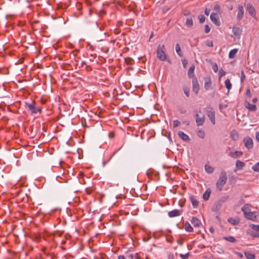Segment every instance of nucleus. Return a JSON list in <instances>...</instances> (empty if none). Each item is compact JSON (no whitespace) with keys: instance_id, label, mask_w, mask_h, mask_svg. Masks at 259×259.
<instances>
[{"instance_id":"1","label":"nucleus","mask_w":259,"mask_h":259,"mask_svg":"<svg viewBox=\"0 0 259 259\" xmlns=\"http://www.w3.org/2000/svg\"><path fill=\"white\" fill-rule=\"evenodd\" d=\"M227 181V174L224 170H223L221 171L219 178L216 183L217 189L219 191H221L223 189L224 186L226 183Z\"/></svg>"},{"instance_id":"2","label":"nucleus","mask_w":259,"mask_h":259,"mask_svg":"<svg viewBox=\"0 0 259 259\" xmlns=\"http://www.w3.org/2000/svg\"><path fill=\"white\" fill-rule=\"evenodd\" d=\"M25 108L28 109L32 114L38 113L40 114L41 112V109L36 106L35 102L33 101L31 103H25Z\"/></svg>"},{"instance_id":"3","label":"nucleus","mask_w":259,"mask_h":259,"mask_svg":"<svg viewBox=\"0 0 259 259\" xmlns=\"http://www.w3.org/2000/svg\"><path fill=\"white\" fill-rule=\"evenodd\" d=\"M164 45H159L157 49V57L160 61H164L166 60V54L165 52Z\"/></svg>"},{"instance_id":"4","label":"nucleus","mask_w":259,"mask_h":259,"mask_svg":"<svg viewBox=\"0 0 259 259\" xmlns=\"http://www.w3.org/2000/svg\"><path fill=\"white\" fill-rule=\"evenodd\" d=\"M195 118L196 120V124L197 126H201L203 124L205 117L203 114L202 113L201 110L195 111Z\"/></svg>"},{"instance_id":"5","label":"nucleus","mask_w":259,"mask_h":259,"mask_svg":"<svg viewBox=\"0 0 259 259\" xmlns=\"http://www.w3.org/2000/svg\"><path fill=\"white\" fill-rule=\"evenodd\" d=\"M246 9L249 14L253 18L256 19V12L253 5L250 3H247L246 5Z\"/></svg>"},{"instance_id":"6","label":"nucleus","mask_w":259,"mask_h":259,"mask_svg":"<svg viewBox=\"0 0 259 259\" xmlns=\"http://www.w3.org/2000/svg\"><path fill=\"white\" fill-rule=\"evenodd\" d=\"M244 217L247 220L252 221H256L259 218L258 214L255 211H249L248 213H245Z\"/></svg>"},{"instance_id":"7","label":"nucleus","mask_w":259,"mask_h":259,"mask_svg":"<svg viewBox=\"0 0 259 259\" xmlns=\"http://www.w3.org/2000/svg\"><path fill=\"white\" fill-rule=\"evenodd\" d=\"M243 143L244 146L248 149H250L253 148V142L252 139L249 137H246L243 139Z\"/></svg>"},{"instance_id":"8","label":"nucleus","mask_w":259,"mask_h":259,"mask_svg":"<svg viewBox=\"0 0 259 259\" xmlns=\"http://www.w3.org/2000/svg\"><path fill=\"white\" fill-rule=\"evenodd\" d=\"M200 90L199 85L196 77L192 79V90L196 95L198 94Z\"/></svg>"},{"instance_id":"9","label":"nucleus","mask_w":259,"mask_h":259,"mask_svg":"<svg viewBox=\"0 0 259 259\" xmlns=\"http://www.w3.org/2000/svg\"><path fill=\"white\" fill-rule=\"evenodd\" d=\"M244 14V10L243 6L241 5H239L238 6V12L237 15V18L238 20H241Z\"/></svg>"},{"instance_id":"10","label":"nucleus","mask_w":259,"mask_h":259,"mask_svg":"<svg viewBox=\"0 0 259 259\" xmlns=\"http://www.w3.org/2000/svg\"><path fill=\"white\" fill-rule=\"evenodd\" d=\"M211 21L215 24L217 26H220V22L219 21V17L217 13H212L210 16Z\"/></svg>"},{"instance_id":"11","label":"nucleus","mask_w":259,"mask_h":259,"mask_svg":"<svg viewBox=\"0 0 259 259\" xmlns=\"http://www.w3.org/2000/svg\"><path fill=\"white\" fill-rule=\"evenodd\" d=\"M212 82L211 77L209 76H207L204 78V88L206 90H208L211 87Z\"/></svg>"},{"instance_id":"12","label":"nucleus","mask_w":259,"mask_h":259,"mask_svg":"<svg viewBox=\"0 0 259 259\" xmlns=\"http://www.w3.org/2000/svg\"><path fill=\"white\" fill-rule=\"evenodd\" d=\"M178 135L180 138L184 141L188 142L190 140L189 137L182 131H179Z\"/></svg>"},{"instance_id":"13","label":"nucleus","mask_w":259,"mask_h":259,"mask_svg":"<svg viewBox=\"0 0 259 259\" xmlns=\"http://www.w3.org/2000/svg\"><path fill=\"white\" fill-rule=\"evenodd\" d=\"M207 116L210 120L211 122L214 125L215 123V112L213 111L210 110L208 111Z\"/></svg>"},{"instance_id":"14","label":"nucleus","mask_w":259,"mask_h":259,"mask_svg":"<svg viewBox=\"0 0 259 259\" xmlns=\"http://www.w3.org/2000/svg\"><path fill=\"white\" fill-rule=\"evenodd\" d=\"M181 214V211L178 209H174L168 212V215L170 218H174L179 216Z\"/></svg>"},{"instance_id":"15","label":"nucleus","mask_w":259,"mask_h":259,"mask_svg":"<svg viewBox=\"0 0 259 259\" xmlns=\"http://www.w3.org/2000/svg\"><path fill=\"white\" fill-rule=\"evenodd\" d=\"M236 169L234 170V171H236L237 170H241L245 166V163L239 160H237L236 161Z\"/></svg>"},{"instance_id":"16","label":"nucleus","mask_w":259,"mask_h":259,"mask_svg":"<svg viewBox=\"0 0 259 259\" xmlns=\"http://www.w3.org/2000/svg\"><path fill=\"white\" fill-rule=\"evenodd\" d=\"M243 154V152L240 151H236L235 152H231L229 153V156L233 158H237L240 157Z\"/></svg>"},{"instance_id":"17","label":"nucleus","mask_w":259,"mask_h":259,"mask_svg":"<svg viewBox=\"0 0 259 259\" xmlns=\"http://www.w3.org/2000/svg\"><path fill=\"white\" fill-rule=\"evenodd\" d=\"M245 106L249 110L251 111H255L257 109L256 106L255 105L251 104L248 102H245Z\"/></svg>"},{"instance_id":"18","label":"nucleus","mask_w":259,"mask_h":259,"mask_svg":"<svg viewBox=\"0 0 259 259\" xmlns=\"http://www.w3.org/2000/svg\"><path fill=\"white\" fill-rule=\"evenodd\" d=\"M190 200L194 208H196L198 206L199 202L195 199L194 196L190 197Z\"/></svg>"},{"instance_id":"19","label":"nucleus","mask_w":259,"mask_h":259,"mask_svg":"<svg viewBox=\"0 0 259 259\" xmlns=\"http://www.w3.org/2000/svg\"><path fill=\"white\" fill-rule=\"evenodd\" d=\"M191 223L193 225V226L195 227H199L201 225L200 221L196 218L193 217L191 220Z\"/></svg>"},{"instance_id":"20","label":"nucleus","mask_w":259,"mask_h":259,"mask_svg":"<svg viewBox=\"0 0 259 259\" xmlns=\"http://www.w3.org/2000/svg\"><path fill=\"white\" fill-rule=\"evenodd\" d=\"M195 70V66L192 65L189 69L188 72V76L189 78L193 77L194 76V72Z\"/></svg>"},{"instance_id":"21","label":"nucleus","mask_w":259,"mask_h":259,"mask_svg":"<svg viewBox=\"0 0 259 259\" xmlns=\"http://www.w3.org/2000/svg\"><path fill=\"white\" fill-rule=\"evenodd\" d=\"M233 33L235 36H239L241 33V30L239 27H233Z\"/></svg>"},{"instance_id":"22","label":"nucleus","mask_w":259,"mask_h":259,"mask_svg":"<svg viewBox=\"0 0 259 259\" xmlns=\"http://www.w3.org/2000/svg\"><path fill=\"white\" fill-rule=\"evenodd\" d=\"M186 24L188 27H192L193 25V21L191 17L187 18Z\"/></svg>"},{"instance_id":"23","label":"nucleus","mask_w":259,"mask_h":259,"mask_svg":"<svg viewBox=\"0 0 259 259\" xmlns=\"http://www.w3.org/2000/svg\"><path fill=\"white\" fill-rule=\"evenodd\" d=\"M204 168L206 172L208 174H212L214 171V168L208 164L205 165Z\"/></svg>"},{"instance_id":"24","label":"nucleus","mask_w":259,"mask_h":259,"mask_svg":"<svg viewBox=\"0 0 259 259\" xmlns=\"http://www.w3.org/2000/svg\"><path fill=\"white\" fill-rule=\"evenodd\" d=\"M237 52H238V49H234L231 50L229 54V58L233 59L235 57Z\"/></svg>"},{"instance_id":"25","label":"nucleus","mask_w":259,"mask_h":259,"mask_svg":"<svg viewBox=\"0 0 259 259\" xmlns=\"http://www.w3.org/2000/svg\"><path fill=\"white\" fill-rule=\"evenodd\" d=\"M185 229L188 232H192L193 231V228L188 222H186L184 225Z\"/></svg>"},{"instance_id":"26","label":"nucleus","mask_w":259,"mask_h":259,"mask_svg":"<svg viewBox=\"0 0 259 259\" xmlns=\"http://www.w3.org/2000/svg\"><path fill=\"white\" fill-rule=\"evenodd\" d=\"M244 254L247 259H255V255L254 253H250L248 251H245Z\"/></svg>"},{"instance_id":"27","label":"nucleus","mask_w":259,"mask_h":259,"mask_svg":"<svg viewBox=\"0 0 259 259\" xmlns=\"http://www.w3.org/2000/svg\"><path fill=\"white\" fill-rule=\"evenodd\" d=\"M211 193V190L210 189H207L203 194V198L205 200H207L209 199L210 197V195Z\"/></svg>"},{"instance_id":"28","label":"nucleus","mask_w":259,"mask_h":259,"mask_svg":"<svg viewBox=\"0 0 259 259\" xmlns=\"http://www.w3.org/2000/svg\"><path fill=\"white\" fill-rule=\"evenodd\" d=\"M230 136H231V138L233 140H236L237 139H238V138L239 137L238 133L235 130L232 131L231 132Z\"/></svg>"},{"instance_id":"29","label":"nucleus","mask_w":259,"mask_h":259,"mask_svg":"<svg viewBox=\"0 0 259 259\" xmlns=\"http://www.w3.org/2000/svg\"><path fill=\"white\" fill-rule=\"evenodd\" d=\"M225 84L226 88L228 90V92H229L230 89L232 88V83L230 82V80L229 79H227L225 81Z\"/></svg>"},{"instance_id":"30","label":"nucleus","mask_w":259,"mask_h":259,"mask_svg":"<svg viewBox=\"0 0 259 259\" xmlns=\"http://www.w3.org/2000/svg\"><path fill=\"white\" fill-rule=\"evenodd\" d=\"M249 205L248 204H245L241 208V210L243 212L244 216L245 215V213H248L250 211Z\"/></svg>"},{"instance_id":"31","label":"nucleus","mask_w":259,"mask_h":259,"mask_svg":"<svg viewBox=\"0 0 259 259\" xmlns=\"http://www.w3.org/2000/svg\"><path fill=\"white\" fill-rule=\"evenodd\" d=\"M176 51L180 57H182V52L181 51V47L179 44L176 45Z\"/></svg>"},{"instance_id":"32","label":"nucleus","mask_w":259,"mask_h":259,"mask_svg":"<svg viewBox=\"0 0 259 259\" xmlns=\"http://www.w3.org/2000/svg\"><path fill=\"white\" fill-rule=\"evenodd\" d=\"M223 239L232 243H234L236 241V239L233 236L224 237Z\"/></svg>"},{"instance_id":"33","label":"nucleus","mask_w":259,"mask_h":259,"mask_svg":"<svg viewBox=\"0 0 259 259\" xmlns=\"http://www.w3.org/2000/svg\"><path fill=\"white\" fill-rule=\"evenodd\" d=\"M228 221L233 225H237L239 223V221L238 220L232 218L228 219Z\"/></svg>"},{"instance_id":"34","label":"nucleus","mask_w":259,"mask_h":259,"mask_svg":"<svg viewBox=\"0 0 259 259\" xmlns=\"http://www.w3.org/2000/svg\"><path fill=\"white\" fill-rule=\"evenodd\" d=\"M183 91H184V94H185L187 98L189 97V96H190L189 95V92H190L189 88L188 87H184Z\"/></svg>"},{"instance_id":"35","label":"nucleus","mask_w":259,"mask_h":259,"mask_svg":"<svg viewBox=\"0 0 259 259\" xmlns=\"http://www.w3.org/2000/svg\"><path fill=\"white\" fill-rule=\"evenodd\" d=\"M128 257L130 258L131 259H139V256L138 253L130 254L128 256Z\"/></svg>"},{"instance_id":"36","label":"nucleus","mask_w":259,"mask_h":259,"mask_svg":"<svg viewBox=\"0 0 259 259\" xmlns=\"http://www.w3.org/2000/svg\"><path fill=\"white\" fill-rule=\"evenodd\" d=\"M197 136L203 139L205 137V133L202 130H199L197 132Z\"/></svg>"},{"instance_id":"37","label":"nucleus","mask_w":259,"mask_h":259,"mask_svg":"<svg viewBox=\"0 0 259 259\" xmlns=\"http://www.w3.org/2000/svg\"><path fill=\"white\" fill-rule=\"evenodd\" d=\"M190 256V253L187 252L186 254H180V256L182 259H188Z\"/></svg>"},{"instance_id":"38","label":"nucleus","mask_w":259,"mask_h":259,"mask_svg":"<svg viewBox=\"0 0 259 259\" xmlns=\"http://www.w3.org/2000/svg\"><path fill=\"white\" fill-rule=\"evenodd\" d=\"M252 169L257 172H259V162H257L252 167Z\"/></svg>"},{"instance_id":"39","label":"nucleus","mask_w":259,"mask_h":259,"mask_svg":"<svg viewBox=\"0 0 259 259\" xmlns=\"http://www.w3.org/2000/svg\"><path fill=\"white\" fill-rule=\"evenodd\" d=\"M250 227L252 230L259 232V225L252 224L250 225Z\"/></svg>"},{"instance_id":"40","label":"nucleus","mask_w":259,"mask_h":259,"mask_svg":"<svg viewBox=\"0 0 259 259\" xmlns=\"http://www.w3.org/2000/svg\"><path fill=\"white\" fill-rule=\"evenodd\" d=\"M226 74V72L222 69H220L219 73V77L220 79L221 78Z\"/></svg>"},{"instance_id":"41","label":"nucleus","mask_w":259,"mask_h":259,"mask_svg":"<svg viewBox=\"0 0 259 259\" xmlns=\"http://www.w3.org/2000/svg\"><path fill=\"white\" fill-rule=\"evenodd\" d=\"M180 121H179L178 120H175L173 122L174 127L175 128L179 126L180 125Z\"/></svg>"},{"instance_id":"42","label":"nucleus","mask_w":259,"mask_h":259,"mask_svg":"<svg viewBox=\"0 0 259 259\" xmlns=\"http://www.w3.org/2000/svg\"><path fill=\"white\" fill-rule=\"evenodd\" d=\"M198 18H199V22L200 23H203L205 21V17L203 15H200L198 16Z\"/></svg>"},{"instance_id":"43","label":"nucleus","mask_w":259,"mask_h":259,"mask_svg":"<svg viewBox=\"0 0 259 259\" xmlns=\"http://www.w3.org/2000/svg\"><path fill=\"white\" fill-rule=\"evenodd\" d=\"M245 78V75L243 71L241 72V81L243 82Z\"/></svg>"},{"instance_id":"44","label":"nucleus","mask_w":259,"mask_h":259,"mask_svg":"<svg viewBox=\"0 0 259 259\" xmlns=\"http://www.w3.org/2000/svg\"><path fill=\"white\" fill-rule=\"evenodd\" d=\"M182 62L183 65V67L186 68L188 64V61L186 59H183L182 60Z\"/></svg>"},{"instance_id":"45","label":"nucleus","mask_w":259,"mask_h":259,"mask_svg":"<svg viewBox=\"0 0 259 259\" xmlns=\"http://www.w3.org/2000/svg\"><path fill=\"white\" fill-rule=\"evenodd\" d=\"M206 46H208V47H213V42H212V41L207 40L206 41Z\"/></svg>"},{"instance_id":"46","label":"nucleus","mask_w":259,"mask_h":259,"mask_svg":"<svg viewBox=\"0 0 259 259\" xmlns=\"http://www.w3.org/2000/svg\"><path fill=\"white\" fill-rule=\"evenodd\" d=\"M210 30V28H209V27L207 25H206L205 26V32L207 33L208 32H209Z\"/></svg>"},{"instance_id":"47","label":"nucleus","mask_w":259,"mask_h":259,"mask_svg":"<svg viewBox=\"0 0 259 259\" xmlns=\"http://www.w3.org/2000/svg\"><path fill=\"white\" fill-rule=\"evenodd\" d=\"M212 69H213L214 72H217L218 71V67L216 64H215L214 65H213L212 66Z\"/></svg>"},{"instance_id":"48","label":"nucleus","mask_w":259,"mask_h":259,"mask_svg":"<svg viewBox=\"0 0 259 259\" xmlns=\"http://www.w3.org/2000/svg\"><path fill=\"white\" fill-rule=\"evenodd\" d=\"M246 94V96L249 98H250L251 97V93L249 89L247 90Z\"/></svg>"},{"instance_id":"49","label":"nucleus","mask_w":259,"mask_h":259,"mask_svg":"<svg viewBox=\"0 0 259 259\" xmlns=\"http://www.w3.org/2000/svg\"><path fill=\"white\" fill-rule=\"evenodd\" d=\"M220 9V6L219 5H215L214 6V10L217 11H219Z\"/></svg>"},{"instance_id":"50","label":"nucleus","mask_w":259,"mask_h":259,"mask_svg":"<svg viewBox=\"0 0 259 259\" xmlns=\"http://www.w3.org/2000/svg\"><path fill=\"white\" fill-rule=\"evenodd\" d=\"M235 254L240 258H242L243 257V254L240 252H236Z\"/></svg>"},{"instance_id":"51","label":"nucleus","mask_w":259,"mask_h":259,"mask_svg":"<svg viewBox=\"0 0 259 259\" xmlns=\"http://www.w3.org/2000/svg\"><path fill=\"white\" fill-rule=\"evenodd\" d=\"M256 139L257 141L259 142V132H256Z\"/></svg>"},{"instance_id":"52","label":"nucleus","mask_w":259,"mask_h":259,"mask_svg":"<svg viewBox=\"0 0 259 259\" xmlns=\"http://www.w3.org/2000/svg\"><path fill=\"white\" fill-rule=\"evenodd\" d=\"M209 12H210V11H209V10H207V9H205V15H207V16H208V15H209Z\"/></svg>"},{"instance_id":"53","label":"nucleus","mask_w":259,"mask_h":259,"mask_svg":"<svg viewBox=\"0 0 259 259\" xmlns=\"http://www.w3.org/2000/svg\"><path fill=\"white\" fill-rule=\"evenodd\" d=\"M118 259H125V257L124 255H120L118 256Z\"/></svg>"},{"instance_id":"54","label":"nucleus","mask_w":259,"mask_h":259,"mask_svg":"<svg viewBox=\"0 0 259 259\" xmlns=\"http://www.w3.org/2000/svg\"><path fill=\"white\" fill-rule=\"evenodd\" d=\"M209 230L211 233H213L214 232V229L212 227H211Z\"/></svg>"},{"instance_id":"55","label":"nucleus","mask_w":259,"mask_h":259,"mask_svg":"<svg viewBox=\"0 0 259 259\" xmlns=\"http://www.w3.org/2000/svg\"><path fill=\"white\" fill-rule=\"evenodd\" d=\"M168 259H175L174 255L170 254L168 255Z\"/></svg>"},{"instance_id":"56","label":"nucleus","mask_w":259,"mask_h":259,"mask_svg":"<svg viewBox=\"0 0 259 259\" xmlns=\"http://www.w3.org/2000/svg\"><path fill=\"white\" fill-rule=\"evenodd\" d=\"M257 101V99L256 98H254L252 99V102L253 103H255Z\"/></svg>"},{"instance_id":"57","label":"nucleus","mask_w":259,"mask_h":259,"mask_svg":"<svg viewBox=\"0 0 259 259\" xmlns=\"http://www.w3.org/2000/svg\"><path fill=\"white\" fill-rule=\"evenodd\" d=\"M109 135L110 138H113L114 136V134H113V133H110Z\"/></svg>"},{"instance_id":"58","label":"nucleus","mask_w":259,"mask_h":259,"mask_svg":"<svg viewBox=\"0 0 259 259\" xmlns=\"http://www.w3.org/2000/svg\"><path fill=\"white\" fill-rule=\"evenodd\" d=\"M228 198H229V196H227L225 197L224 201H225V200L228 199Z\"/></svg>"},{"instance_id":"59","label":"nucleus","mask_w":259,"mask_h":259,"mask_svg":"<svg viewBox=\"0 0 259 259\" xmlns=\"http://www.w3.org/2000/svg\"><path fill=\"white\" fill-rule=\"evenodd\" d=\"M152 36H153V33L151 34V35L150 36V38H152Z\"/></svg>"}]
</instances>
